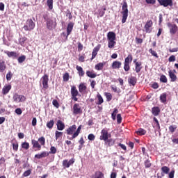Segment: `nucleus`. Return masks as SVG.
Here are the masks:
<instances>
[{
  "label": "nucleus",
  "instance_id": "obj_1",
  "mask_svg": "<svg viewBox=\"0 0 178 178\" xmlns=\"http://www.w3.org/2000/svg\"><path fill=\"white\" fill-rule=\"evenodd\" d=\"M127 2L124 1L122 6V11L121 12L122 15V23H124L127 20V17L129 16V9L127 8Z\"/></svg>",
  "mask_w": 178,
  "mask_h": 178
},
{
  "label": "nucleus",
  "instance_id": "obj_2",
  "mask_svg": "<svg viewBox=\"0 0 178 178\" xmlns=\"http://www.w3.org/2000/svg\"><path fill=\"white\" fill-rule=\"evenodd\" d=\"M34 27H35V23H34L33 19H29L24 26V30H25V31H31V30H34Z\"/></svg>",
  "mask_w": 178,
  "mask_h": 178
},
{
  "label": "nucleus",
  "instance_id": "obj_3",
  "mask_svg": "<svg viewBox=\"0 0 178 178\" xmlns=\"http://www.w3.org/2000/svg\"><path fill=\"white\" fill-rule=\"evenodd\" d=\"M47 27L49 30H53L56 27V20L55 19H49L47 21Z\"/></svg>",
  "mask_w": 178,
  "mask_h": 178
},
{
  "label": "nucleus",
  "instance_id": "obj_4",
  "mask_svg": "<svg viewBox=\"0 0 178 178\" xmlns=\"http://www.w3.org/2000/svg\"><path fill=\"white\" fill-rule=\"evenodd\" d=\"M109 137H111V134L108 133V130H106V129H103L101 131L100 140L108 141V138H109Z\"/></svg>",
  "mask_w": 178,
  "mask_h": 178
},
{
  "label": "nucleus",
  "instance_id": "obj_5",
  "mask_svg": "<svg viewBox=\"0 0 178 178\" xmlns=\"http://www.w3.org/2000/svg\"><path fill=\"white\" fill-rule=\"evenodd\" d=\"M161 6H164V8H168V6H173V1L172 0H157Z\"/></svg>",
  "mask_w": 178,
  "mask_h": 178
},
{
  "label": "nucleus",
  "instance_id": "obj_6",
  "mask_svg": "<svg viewBox=\"0 0 178 178\" xmlns=\"http://www.w3.org/2000/svg\"><path fill=\"white\" fill-rule=\"evenodd\" d=\"M72 113L73 115H80L83 113V111L81 110V106H80V104H74Z\"/></svg>",
  "mask_w": 178,
  "mask_h": 178
},
{
  "label": "nucleus",
  "instance_id": "obj_7",
  "mask_svg": "<svg viewBox=\"0 0 178 178\" xmlns=\"http://www.w3.org/2000/svg\"><path fill=\"white\" fill-rule=\"evenodd\" d=\"M13 101H15V102H24V101H26V97H24V95H19V94L15 93L13 95Z\"/></svg>",
  "mask_w": 178,
  "mask_h": 178
},
{
  "label": "nucleus",
  "instance_id": "obj_8",
  "mask_svg": "<svg viewBox=\"0 0 178 178\" xmlns=\"http://www.w3.org/2000/svg\"><path fill=\"white\" fill-rule=\"evenodd\" d=\"M41 81L42 84L43 86V88L45 90L48 89V81H49V78L47 74H44L42 78H41Z\"/></svg>",
  "mask_w": 178,
  "mask_h": 178
},
{
  "label": "nucleus",
  "instance_id": "obj_9",
  "mask_svg": "<svg viewBox=\"0 0 178 178\" xmlns=\"http://www.w3.org/2000/svg\"><path fill=\"white\" fill-rule=\"evenodd\" d=\"M152 20H149L146 22L145 25V29L146 33H151L152 31Z\"/></svg>",
  "mask_w": 178,
  "mask_h": 178
},
{
  "label": "nucleus",
  "instance_id": "obj_10",
  "mask_svg": "<svg viewBox=\"0 0 178 178\" xmlns=\"http://www.w3.org/2000/svg\"><path fill=\"white\" fill-rule=\"evenodd\" d=\"M108 41H116V33L115 32L110 31L107 33Z\"/></svg>",
  "mask_w": 178,
  "mask_h": 178
},
{
  "label": "nucleus",
  "instance_id": "obj_11",
  "mask_svg": "<svg viewBox=\"0 0 178 178\" xmlns=\"http://www.w3.org/2000/svg\"><path fill=\"white\" fill-rule=\"evenodd\" d=\"M74 26V23L73 22H70L67 24V35H66V38H67V37H69V35H70V33H72V31H73V27Z\"/></svg>",
  "mask_w": 178,
  "mask_h": 178
},
{
  "label": "nucleus",
  "instance_id": "obj_12",
  "mask_svg": "<svg viewBox=\"0 0 178 178\" xmlns=\"http://www.w3.org/2000/svg\"><path fill=\"white\" fill-rule=\"evenodd\" d=\"M74 163V159H71L70 161L64 160L63 161V165L65 166V168H70V165H73Z\"/></svg>",
  "mask_w": 178,
  "mask_h": 178
},
{
  "label": "nucleus",
  "instance_id": "obj_13",
  "mask_svg": "<svg viewBox=\"0 0 178 178\" xmlns=\"http://www.w3.org/2000/svg\"><path fill=\"white\" fill-rule=\"evenodd\" d=\"M10 90H12L11 85H5L2 89V94H3V95H6V94H8Z\"/></svg>",
  "mask_w": 178,
  "mask_h": 178
},
{
  "label": "nucleus",
  "instance_id": "obj_14",
  "mask_svg": "<svg viewBox=\"0 0 178 178\" xmlns=\"http://www.w3.org/2000/svg\"><path fill=\"white\" fill-rule=\"evenodd\" d=\"M6 55H8V58H13V59H16L17 58V57L19 56V55L17 54V53H16L15 51H6Z\"/></svg>",
  "mask_w": 178,
  "mask_h": 178
},
{
  "label": "nucleus",
  "instance_id": "obj_15",
  "mask_svg": "<svg viewBox=\"0 0 178 178\" xmlns=\"http://www.w3.org/2000/svg\"><path fill=\"white\" fill-rule=\"evenodd\" d=\"M76 129H77V127L74 124L70 127L67 129V134H68V136H72V134H73V133H74V131H76Z\"/></svg>",
  "mask_w": 178,
  "mask_h": 178
},
{
  "label": "nucleus",
  "instance_id": "obj_16",
  "mask_svg": "<svg viewBox=\"0 0 178 178\" xmlns=\"http://www.w3.org/2000/svg\"><path fill=\"white\" fill-rule=\"evenodd\" d=\"M178 27L177 24H173L171 28H170V34L171 35H175L177 33Z\"/></svg>",
  "mask_w": 178,
  "mask_h": 178
},
{
  "label": "nucleus",
  "instance_id": "obj_17",
  "mask_svg": "<svg viewBox=\"0 0 178 178\" xmlns=\"http://www.w3.org/2000/svg\"><path fill=\"white\" fill-rule=\"evenodd\" d=\"M48 155H49V153L42 152L41 154H35V158H37V159H41V158H45L46 156H48Z\"/></svg>",
  "mask_w": 178,
  "mask_h": 178
},
{
  "label": "nucleus",
  "instance_id": "obj_18",
  "mask_svg": "<svg viewBox=\"0 0 178 178\" xmlns=\"http://www.w3.org/2000/svg\"><path fill=\"white\" fill-rule=\"evenodd\" d=\"M168 74L170 78L171 79V81L175 82L176 81V80H177V76H176V74H175V72L172 70H170L168 72Z\"/></svg>",
  "mask_w": 178,
  "mask_h": 178
},
{
  "label": "nucleus",
  "instance_id": "obj_19",
  "mask_svg": "<svg viewBox=\"0 0 178 178\" xmlns=\"http://www.w3.org/2000/svg\"><path fill=\"white\" fill-rule=\"evenodd\" d=\"M81 130V125H80L76 131L73 134L71 138H70V140H73L74 138H76V137H77L79 136V134H80V131Z\"/></svg>",
  "mask_w": 178,
  "mask_h": 178
},
{
  "label": "nucleus",
  "instance_id": "obj_20",
  "mask_svg": "<svg viewBox=\"0 0 178 178\" xmlns=\"http://www.w3.org/2000/svg\"><path fill=\"white\" fill-rule=\"evenodd\" d=\"M31 143L33 148H38L39 151L40 149H41V145H40V143H38V141L33 139L31 140Z\"/></svg>",
  "mask_w": 178,
  "mask_h": 178
},
{
  "label": "nucleus",
  "instance_id": "obj_21",
  "mask_svg": "<svg viewBox=\"0 0 178 178\" xmlns=\"http://www.w3.org/2000/svg\"><path fill=\"white\" fill-rule=\"evenodd\" d=\"M128 82L131 86H136V84L137 83V78L136 76H131L130 78H129Z\"/></svg>",
  "mask_w": 178,
  "mask_h": 178
},
{
  "label": "nucleus",
  "instance_id": "obj_22",
  "mask_svg": "<svg viewBox=\"0 0 178 178\" xmlns=\"http://www.w3.org/2000/svg\"><path fill=\"white\" fill-rule=\"evenodd\" d=\"M122 67V63L120 61H114L112 63L113 69H120Z\"/></svg>",
  "mask_w": 178,
  "mask_h": 178
},
{
  "label": "nucleus",
  "instance_id": "obj_23",
  "mask_svg": "<svg viewBox=\"0 0 178 178\" xmlns=\"http://www.w3.org/2000/svg\"><path fill=\"white\" fill-rule=\"evenodd\" d=\"M71 95L72 97H77V95H79V90H77L76 86H72L71 88Z\"/></svg>",
  "mask_w": 178,
  "mask_h": 178
},
{
  "label": "nucleus",
  "instance_id": "obj_24",
  "mask_svg": "<svg viewBox=\"0 0 178 178\" xmlns=\"http://www.w3.org/2000/svg\"><path fill=\"white\" fill-rule=\"evenodd\" d=\"M104 66H105V62L99 63L95 66V69L96 70H102L104 69Z\"/></svg>",
  "mask_w": 178,
  "mask_h": 178
},
{
  "label": "nucleus",
  "instance_id": "obj_25",
  "mask_svg": "<svg viewBox=\"0 0 178 178\" xmlns=\"http://www.w3.org/2000/svg\"><path fill=\"white\" fill-rule=\"evenodd\" d=\"M57 129L58 130L62 131L65 129V124L62 122L60 120H58L57 122Z\"/></svg>",
  "mask_w": 178,
  "mask_h": 178
},
{
  "label": "nucleus",
  "instance_id": "obj_26",
  "mask_svg": "<svg viewBox=\"0 0 178 178\" xmlns=\"http://www.w3.org/2000/svg\"><path fill=\"white\" fill-rule=\"evenodd\" d=\"M152 112L154 116H158V115H159V112H161V110L159 107H153L152 108Z\"/></svg>",
  "mask_w": 178,
  "mask_h": 178
},
{
  "label": "nucleus",
  "instance_id": "obj_27",
  "mask_svg": "<svg viewBox=\"0 0 178 178\" xmlns=\"http://www.w3.org/2000/svg\"><path fill=\"white\" fill-rule=\"evenodd\" d=\"M116 45V41L115 40H108V47L111 49L115 48V46Z\"/></svg>",
  "mask_w": 178,
  "mask_h": 178
},
{
  "label": "nucleus",
  "instance_id": "obj_28",
  "mask_svg": "<svg viewBox=\"0 0 178 178\" xmlns=\"http://www.w3.org/2000/svg\"><path fill=\"white\" fill-rule=\"evenodd\" d=\"M168 97V95H166V93H163L160 95V101L161 102H162L163 104H165V102H166V98Z\"/></svg>",
  "mask_w": 178,
  "mask_h": 178
},
{
  "label": "nucleus",
  "instance_id": "obj_29",
  "mask_svg": "<svg viewBox=\"0 0 178 178\" xmlns=\"http://www.w3.org/2000/svg\"><path fill=\"white\" fill-rule=\"evenodd\" d=\"M92 178H104V174L100 171H97L95 174L92 176Z\"/></svg>",
  "mask_w": 178,
  "mask_h": 178
},
{
  "label": "nucleus",
  "instance_id": "obj_30",
  "mask_svg": "<svg viewBox=\"0 0 178 178\" xmlns=\"http://www.w3.org/2000/svg\"><path fill=\"white\" fill-rule=\"evenodd\" d=\"M79 92H84L87 90V86L84 83H81L79 86Z\"/></svg>",
  "mask_w": 178,
  "mask_h": 178
},
{
  "label": "nucleus",
  "instance_id": "obj_31",
  "mask_svg": "<svg viewBox=\"0 0 178 178\" xmlns=\"http://www.w3.org/2000/svg\"><path fill=\"white\" fill-rule=\"evenodd\" d=\"M132 60H133V56H131V54H129L128 56L124 59V63L130 64Z\"/></svg>",
  "mask_w": 178,
  "mask_h": 178
},
{
  "label": "nucleus",
  "instance_id": "obj_32",
  "mask_svg": "<svg viewBox=\"0 0 178 178\" xmlns=\"http://www.w3.org/2000/svg\"><path fill=\"white\" fill-rule=\"evenodd\" d=\"M86 75L88 76V77H90V79H95V77H97V74H94L91 71H87Z\"/></svg>",
  "mask_w": 178,
  "mask_h": 178
},
{
  "label": "nucleus",
  "instance_id": "obj_33",
  "mask_svg": "<svg viewBox=\"0 0 178 178\" xmlns=\"http://www.w3.org/2000/svg\"><path fill=\"white\" fill-rule=\"evenodd\" d=\"M47 4L49 7V9H50V10H52V9L54 8V0H47Z\"/></svg>",
  "mask_w": 178,
  "mask_h": 178
},
{
  "label": "nucleus",
  "instance_id": "obj_34",
  "mask_svg": "<svg viewBox=\"0 0 178 178\" xmlns=\"http://www.w3.org/2000/svg\"><path fill=\"white\" fill-rule=\"evenodd\" d=\"M76 70L79 72V76H84V71L83 70V67H81V66L77 65L76 66Z\"/></svg>",
  "mask_w": 178,
  "mask_h": 178
},
{
  "label": "nucleus",
  "instance_id": "obj_35",
  "mask_svg": "<svg viewBox=\"0 0 178 178\" xmlns=\"http://www.w3.org/2000/svg\"><path fill=\"white\" fill-rule=\"evenodd\" d=\"M141 62L140 63H136V68L135 70L136 73H140L141 72Z\"/></svg>",
  "mask_w": 178,
  "mask_h": 178
},
{
  "label": "nucleus",
  "instance_id": "obj_36",
  "mask_svg": "<svg viewBox=\"0 0 178 178\" xmlns=\"http://www.w3.org/2000/svg\"><path fill=\"white\" fill-rule=\"evenodd\" d=\"M5 69H6V65H5V62H0V72L2 73L5 72Z\"/></svg>",
  "mask_w": 178,
  "mask_h": 178
},
{
  "label": "nucleus",
  "instance_id": "obj_37",
  "mask_svg": "<svg viewBox=\"0 0 178 178\" xmlns=\"http://www.w3.org/2000/svg\"><path fill=\"white\" fill-rule=\"evenodd\" d=\"M161 171L163 172V173H165V175H168L169 172L170 171V168H169L167 166H163L161 168Z\"/></svg>",
  "mask_w": 178,
  "mask_h": 178
},
{
  "label": "nucleus",
  "instance_id": "obj_38",
  "mask_svg": "<svg viewBox=\"0 0 178 178\" xmlns=\"http://www.w3.org/2000/svg\"><path fill=\"white\" fill-rule=\"evenodd\" d=\"M119 112V111L118 110V108H115L113 112L111 114V118L113 119V120H116V115H118V113Z\"/></svg>",
  "mask_w": 178,
  "mask_h": 178
},
{
  "label": "nucleus",
  "instance_id": "obj_39",
  "mask_svg": "<svg viewBox=\"0 0 178 178\" xmlns=\"http://www.w3.org/2000/svg\"><path fill=\"white\" fill-rule=\"evenodd\" d=\"M145 133H147V131H145V130L144 129H139L137 131L136 134L138 136H144V134H145Z\"/></svg>",
  "mask_w": 178,
  "mask_h": 178
},
{
  "label": "nucleus",
  "instance_id": "obj_40",
  "mask_svg": "<svg viewBox=\"0 0 178 178\" xmlns=\"http://www.w3.org/2000/svg\"><path fill=\"white\" fill-rule=\"evenodd\" d=\"M22 148H23L24 149H29V148H30V144L27 142L22 143Z\"/></svg>",
  "mask_w": 178,
  "mask_h": 178
},
{
  "label": "nucleus",
  "instance_id": "obj_41",
  "mask_svg": "<svg viewBox=\"0 0 178 178\" xmlns=\"http://www.w3.org/2000/svg\"><path fill=\"white\" fill-rule=\"evenodd\" d=\"M38 142L40 143V145H45V138L43 136L39 138Z\"/></svg>",
  "mask_w": 178,
  "mask_h": 178
},
{
  "label": "nucleus",
  "instance_id": "obj_42",
  "mask_svg": "<svg viewBox=\"0 0 178 178\" xmlns=\"http://www.w3.org/2000/svg\"><path fill=\"white\" fill-rule=\"evenodd\" d=\"M155 127H156L157 130L155 131V133L158 131L159 136H161V126L159 125V122H156L154 124Z\"/></svg>",
  "mask_w": 178,
  "mask_h": 178
},
{
  "label": "nucleus",
  "instance_id": "obj_43",
  "mask_svg": "<svg viewBox=\"0 0 178 178\" xmlns=\"http://www.w3.org/2000/svg\"><path fill=\"white\" fill-rule=\"evenodd\" d=\"M160 81H161V83H168V78H166V76L165 75H161L160 77Z\"/></svg>",
  "mask_w": 178,
  "mask_h": 178
},
{
  "label": "nucleus",
  "instance_id": "obj_44",
  "mask_svg": "<svg viewBox=\"0 0 178 178\" xmlns=\"http://www.w3.org/2000/svg\"><path fill=\"white\" fill-rule=\"evenodd\" d=\"M149 52L152 54V56H154L155 58H159L156 51L152 50V49H149Z\"/></svg>",
  "mask_w": 178,
  "mask_h": 178
},
{
  "label": "nucleus",
  "instance_id": "obj_45",
  "mask_svg": "<svg viewBox=\"0 0 178 178\" xmlns=\"http://www.w3.org/2000/svg\"><path fill=\"white\" fill-rule=\"evenodd\" d=\"M26 60V56H21L18 58V63H23Z\"/></svg>",
  "mask_w": 178,
  "mask_h": 178
},
{
  "label": "nucleus",
  "instance_id": "obj_46",
  "mask_svg": "<svg viewBox=\"0 0 178 178\" xmlns=\"http://www.w3.org/2000/svg\"><path fill=\"white\" fill-rule=\"evenodd\" d=\"M98 98V105H101V104L104 103V99L102 98V96L101 95H97Z\"/></svg>",
  "mask_w": 178,
  "mask_h": 178
},
{
  "label": "nucleus",
  "instance_id": "obj_47",
  "mask_svg": "<svg viewBox=\"0 0 178 178\" xmlns=\"http://www.w3.org/2000/svg\"><path fill=\"white\" fill-rule=\"evenodd\" d=\"M55 134H56V140H58V138H60V137L63 136V133L59 132L58 131H56Z\"/></svg>",
  "mask_w": 178,
  "mask_h": 178
},
{
  "label": "nucleus",
  "instance_id": "obj_48",
  "mask_svg": "<svg viewBox=\"0 0 178 178\" xmlns=\"http://www.w3.org/2000/svg\"><path fill=\"white\" fill-rule=\"evenodd\" d=\"M12 76H13V74H12L11 72H9L7 74H6V80L8 81H10V80H12Z\"/></svg>",
  "mask_w": 178,
  "mask_h": 178
},
{
  "label": "nucleus",
  "instance_id": "obj_49",
  "mask_svg": "<svg viewBox=\"0 0 178 178\" xmlns=\"http://www.w3.org/2000/svg\"><path fill=\"white\" fill-rule=\"evenodd\" d=\"M124 70H125V72H129L130 70V64L124 63Z\"/></svg>",
  "mask_w": 178,
  "mask_h": 178
},
{
  "label": "nucleus",
  "instance_id": "obj_50",
  "mask_svg": "<svg viewBox=\"0 0 178 178\" xmlns=\"http://www.w3.org/2000/svg\"><path fill=\"white\" fill-rule=\"evenodd\" d=\"M47 127H48V129H52V127H54V120H50L47 122Z\"/></svg>",
  "mask_w": 178,
  "mask_h": 178
},
{
  "label": "nucleus",
  "instance_id": "obj_51",
  "mask_svg": "<svg viewBox=\"0 0 178 178\" xmlns=\"http://www.w3.org/2000/svg\"><path fill=\"white\" fill-rule=\"evenodd\" d=\"M177 128V127L176 126H175V125H170L169 127V130H170V133H175V131H176Z\"/></svg>",
  "mask_w": 178,
  "mask_h": 178
},
{
  "label": "nucleus",
  "instance_id": "obj_52",
  "mask_svg": "<svg viewBox=\"0 0 178 178\" xmlns=\"http://www.w3.org/2000/svg\"><path fill=\"white\" fill-rule=\"evenodd\" d=\"M31 175V170L25 171L23 174L24 177H27Z\"/></svg>",
  "mask_w": 178,
  "mask_h": 178
},
{
  "label": "nucleus",
  "instance_id": "obj_53",
  "mask_svg": "<svg viewBox=\"0 0 178 178\" xmlns=\"http://www.w3.org/2000/svg\"><path fill=\"white\" fill-rule=\"evenodd\" d=\"M106 143H108V145L109 147H112V145H113L115 144V140L113 139H107V140H106Z\"/></svg>",
  "mask_w": 178,
  "mask_h": 178
},
{
  "label": "nucleus",
  "instance_id": "obj_54",
  "mask_svg": "<svg viewBox=\"0 0 178 178\" xmlns=\"http://www.w3.org/2000/svg\"><path fill=\"white\" fill-rule=\"evenodd\" d=\"M66 16L70 19V20H72L73 19V16L72 15V13H70V10H67L66 12Z\"/></svg>",
  "mask_w": 178,
  "mask_h": 178
},
{
  "label": "nucleus",
  "instance_id": "obj_55",
  "mask_svg": "<svg viewBox=\"0 0 178 178\" xmlns=\"http://www.w3.org/2000/svg\"><path fill=\"white\" fill-rule=\"evenodd\" d=\"M49 154H56V147L51 146Z\"/></svg>",
  "mask_w": 178,
  "mask_h": 178
},
{
  "label": "nucleus",
  "instance_id": "obj_56",
  "mask_svg": "<svg viewBox=\"0 0 178 178\" xmlns=\"http://www.w3.org/2000/svg\"><path fill=\"white\" fill-rule=\"evenodd\" d=\"M88 138L90 140V141H94L95 140V136H94L92 134H90L88 135Z\"/></svg>",
  "mask_w": 178,
  "mask_h": 178
},
{
  "label": "nucleus",
  "instance_id": "obj_57",
  "mask_svg": "<svg viewBox=\"0 0 178 178\" xmlns=\"http://www.w3.org/2000/svg\"><path fill=\"white\" fill-rule=\"evenodd\" d=\"M117 122L118 124H120V123H122V115L120 114L117 115Z\"/></svg>",
  "mask_w": 178,
  "mask_h": 178
},
{
  "label": "nucleus",
  "instance_id": "obj_58",
  "mask_svg": "<svg viewBox=\"0 0 178 178\" xmlns=\"http://www.w3.org/2000/svg\"><path fill=\"white\" fill-rule=\"evenodd\" d=\"M13 149L14 151H17V149H19V144H17V143H13Z\"/></svg>",
  "mask_w": 178,
  "mask_h": 178
},
{
  "label": "nucleus",
  "instance_id": "obj_59",
  "mask_svg": "<svg viewBox=\"0 0 178 178\" xmlns=\"http://www.w3.org/2000/svg\"><path fill=\"white\" fill-rule=\"evenodd\" d=\"M145 2L147 3H150L151 5H155V3H156V0H145Z\"/></svg>",
  "mask_w": 178,
  "mask_h": 178
},
{
  "label": "nucleus",
  "instance_id": "obj_60",
  "mask_svg": "<svg viewBox=\"0 0 178 178\" xmlns=\"http://www.w3.org/2000/svg\"><path fill=\"white\" fill-rule=\"evenodd\" d=\"M63 80H64V81H69V74L68 73H65L63 75Z\"/></svg>",
  "mask_w": 178,
  "mask_h": 178
},
{
  "label": "nucleus",
  "instance_id": "obj_61",
  "mask_svg": "<svg viewBox=\"0 0 178 178\" xmlns=\"http://www.w3.org/2000/svg\"><path fill=\"white\" fill-rule=\"evenodd\" d=\"M53 105L56 107V108H59V103L58 102V100H53Z\"/></svg>",
  "mask_w": 178,
  "mask_h": 178
},
{
  "label": "nucleus",
  "instance_id": "obj_62",
  "mask_svg": "<svg viewBox=\"0 0 178 178\" xmlns=\"http://www.w3.org/2000/svg\"><path fill=\"white\" fill-rule=\"evenodd\" d=\"M106 97L107 101H111L112 99V95L111 93H106Z\"/></svg>",
  "mask_w": 178,
  "mask_h": 178
},
{
  "label": "nucleus",
  "instance_id": "obj_63",
  "mask_svg": "<svg viewBox=\"0 0 178 178\" xmlns=\"http://www.w3.org/2000/svg\"><path fill=\"white\" fill-rule=\"evenodd\" d=\"M169 62H175V60H176V56H170V58H168Z\"/></svg>",
  "mask_w": 178,
  "mask_h": 178
},
{
  "label": "nucleus",
  "instance_id": "obj_64",
  "mask_svg": "<svg viewBox=\"0 0 178 178\" xmlns=\"http://www.w3.org/2000/svg\"><path fill=\"white\" fill-rule=\"evenodd\" d=\"M169 178H175V170H172L169 173Z\"/></svg>",
  "mask_w": 178,
  "mask_h": 178
}]
</instances>
